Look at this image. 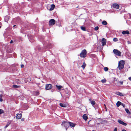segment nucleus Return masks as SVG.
Segmentation results:
<instances>
[{
	"label": "nucleus",
	"instance_id": "20e7f679",
	"mask_svg": "<svg viewBox=\"0 0 131 131\" xmlns=\"http://www.w3.org/2000/svg\"><path fill=\"white\" fill-rule=\"evenodd\" d=\"M61 125L63 126L65 128L66 130H67V129L69 127V122H63L61 124Z\"/></svg>",
	"mask_w": 131,
	"mask_h": 131
},
{
	"label": "nucleus",
	"instance_id": "0eeeda50",
	"mask_svg": "<svg viewBox=\"0 0 131 131\" xmlns=\"http://www.w3.org/2000/svg\"><path fill=\"white\" fill-rule=\"evenodd\" d=\"M56 23V21L53 19H50L49 21V25H54Z\"/></svg>",
	"mask_w": 131,
	"mask_h": 131
},
{
	"label": "nucleus",
	"instance_id": "e433bc0d",
	"mask_svg": "<svg viewBox=\"0 0 131 131\" xmlns=\"http://www.w3.org/2000/svg\"><path fill=\"white\" fill-rule=\"evenodd\" d=\"M9 124H10L9 123H7V124L5 126V128H7L9 126Z\"/></svg>",
	"mask_w": 131,
	"mask_h": 131
},
{
	"label": "nucleus",
	"instance_id": "09e8293b",
	"mask_svg": "<svg viewBox=\"0 0 131 131\" xmlns=\"http://www.w3.org/2000/svg\"><path fill=\"white\" fill-rule=\"evenodd\" d=\"M42 30H43V31H45V30H44V26L43 27ZM45 31L46 30H45Z\"/></svg>",
	"mask_w": 131,
	"mask_h": 131
},
{
	"label": "nucleus",
	"instance_id": "ea45409f",
	"mask_svg": "<svg viewBox=\"0 0 131 131\" xmlns=\"http://www.w3.org/2000/svg\"><path fill=\"white\" fill-rule=\"evenodd\" d=\"M129 21H130V20H126V22H127V24H131V23H129Z\"/></svg>",
	"mask_w": 131,
	"mask_h": 131
},
{
	"label": "nucleus",
	"instance_id": "f03ea898",
	"mask_svg": "<svg viewBox=\"0 0 131 131\" xmlns=\"http://www.w3.org/2000/svg\"><path fill=\"white\" fill-rule=\"evenodd\" d=\"M87 51L86 50L84 49L82 50L80 54V56L82 58H85L86 56Z\"/></svg>",
	"mask_w": 131,
	"mask_h": 131
},
{
	"label": "nucleus",
	"instance_id": "a18cd8bd",
	"mask_svg": "<svg viewBox=\"0 0 131 131\" xmlns=\"http://www.w3.org/2000/svg\"><path fill=\"white\" fill-rule=\"evenodd\" d=\"M87 21H88V22L90 24V22H91V21L90 20H88Z\"/></svg>",
	"mask_w": 131,
	"mask_h": 131
},
{
	"label": "nucleus",
	"instance_id": "cd10ccee",
	"mask_svg": "<svg viewBox=\"0 0 131 131\" xmlns=\"http://www.w3.org/2000/svg\"><path fill=\"white\" fill-rule=\"evenodd\" d=\"M116 93V94L120 96H123L122 93L119 92H117Z\"/></svg>",
	"mask_w": 131,
	"mask_h": 131
},
{
	"label": "nucleus",
	"instance_id": "de8ad7c7",
	"mask_svg": "<svg viewBox=\"0 0 131 131\" xmlns=\"http://www.w3.org/2000/svg\"><path fill=\"white\" fill-rule=\"evenodd\" d=\"M24 119L23 118L21 119V121H24Z\"/></svg>",
	"mask_w": 131,
	"mask_h": 131
},
{
	"label": "nucleus",
	"instance_id": "9b49d317",
	"mask_svg": "<svg viewBox=\"0 0 131 131\" xmlns=\"http://www.w3.org/2000/svg\"><path fill=\"white\" fill-rule=\"evenodd\" d=\"M120 85L119 83V81H115L114 82V85L115 86H119Z\"/></svg>",
	"mask_w": 131,
	"mask_h": 131
},
{
	"label": "nucleus",
	"instance_id": "2eb2a0df",
	"mask_svg": "<svg viewBox=\"0 0 131 131\" xmlns=\"http://www.w3.org/2000/svg\"><path fill=\"white\" fill-rule=\"evenodd\" d=\"M122 33L123 35H125L126 34L128 35L129 34V32L128 30L123 31Z\"/></svg>",
	"mask_w": 131,
	"mask_h": 131
},
{
	"label": "nucleus",
	"instance_id": "4468645a",
	"mask_svg": "<svg viewBox=\"0 0 131 131\" xmlns=\"http://www.w3.org/2000/svg\"><path fill=\"white\" fill-rule=\"evenodd\" d=\"M128 18V19H131V14H128L126 15L125 16V18Z\"/></svg>",
	"mask_w": 131,
	"mask_h": 131
},
{
	"label": "nucleus",
	"instance_id": "f704fd0d",
	"mask_svg": "<svg viewBox=\"0 0 131 131\" xmlns=\"http://www.w3.org/2000/svg\"><path fill=\"white\" fill-rule=\"evenodd\" d=\"M35 93L36 95H38L39 94V93L38 91H36L35 92Z\"/></svg>",
	"mask_w": 131,
	"mask_h": 131
},
{
	"label": "nucleus",
	"instance_id": "79ce46f5",
	"mask_svg": "<svg viewBox=\"0 0 131 131\" xmlns=\"http://www.w3.org/2000/svg\"><path fill=\"white\" fill-rule=\"evenodd\" d=\"M119 84L120 83L121 85H122L123 84V82H121V81H119Z\"/></svg>",
	"mask_w": 131,
	"mask_h": 131
},
{
	"label": "nucleus",
	"instance_id": "c85d7f7f",
	"mask_svg": "<svg viewBox=\"0 0 131 131\" xmlns=\"http://www.w3.org/2000/svg\"><path fill=\"white\" fill-rule=\"evenodd\" d=\"M102 25H107V23L106 21L104 20L102 22Z\"/></svg>",
	"mask_w": 131,
	"mask_h": 131
},
{
	"label": "nucleus",
	"instance_id": "5fc2aeb1",
	"mask_svg": "<svg viewBox=\"0 0 131 131\" xmlns=\"http://www.w3.org/2000/svg\"><path fill=\"white\" fill-rule=\"evenodd\" d=\"M105 108V109H106V110H106V111H107V110L106 108Z\"/></svg>",
	"mask_w": 131,
	"mask_h": 131
},
{
	"label": "nucleus",
	"instance_id": "c756f323",
	"mask_svg": "<svg viewBox=\"0 0 131 131\" xmlns=\"http://www.w3.org/2000/svg\"><path fill=\"white\" fill-rule=\"evenodd\" d=\"M13 87L14 88H19L20 86L14 85H13Z\"/></svg>",
	"mask_w": 131,
	"mask_h": 131
},
{
	"label": "nucleus",
	"instance_id": "f8f14e48",
	"mask_svg": "<svg viewBox=\"0 0 131 131\" xmlns=\"http://www.w3.org/2000/svg\"><path fill=\"white\" fill-rule=\"evenodd\" d=\"M106 40L104 38H103L102 40V45L104 46L106 44Z\"/></svg>",
	"mask_w": 131,
	"mask_h": 131
},
{
	"label": "nucleus",
	"instance_id": "603ef678",
	"mask_svg": "<svg viewBox=\"0 0 131 131\" xmlns=\"http://www.w3.org/2000/svg\"><path fill=\"white\" fill-rule=\"evenodd\" d=\"M128 44H130V42L129 41H128Z\"/></svg>",
	"mask_w": 131,
	"mask_h": 131
},
{
	"label": "nucleus",
	"instance_id": "2f4dec72",
	"mask_svg": "<svg viewBox=\"0 0 131 131\" xmlns=\"http://www.w3.org/2000/svg\"><path fill=\"white\" fill-rule=\"evenodd\" d=\"M106 81V80L105 79L102 80L101 81V82L102 83H105Z\"/></svg>",
	"mask_w": 131,
	"mask_h": 131
},
{
	"label": "nucleus",
	"instance_id": "bf43d9fd",
	"mask_svg": "<svg viewBox=\"0 0 131 131\" xmlns=\"http://www.w3.org/2000/svg\"><path fill=\"white\" fill-rule=\"evenodd\" d=\"M85 22H86L87 21L86 20H85Z\"/></svg>",
	"mask_w": 131,
	"mask_h": 131
},
{
	"label": "nucleus",
	"instance_id": "aec40b11",
	"mask_svg": "<svg viewBox=\"0 0 131 131\" xmlns=\"http://www.w3.org/2000/svg\"><path fill=\"white\" fill-rule=\"evenodd\" d=\"M83 118L85 121H86L88 118V117L86 114H84L83 116Z\"/></svg>",
	"mask_w": 131,
	"mask_h": 131
},
{
	"label": "nucleus",
	"instance_id": "4be33fe9",
	"mask_svg": "<svg viewBox=\"0 0 131 131\" xmlns=\"http://www.w3.org/2000/svg\"><path fill=\"white\" fill-rule=\"evenodd\" d=\"M37 49H38V51H39L40 52L42 50H43V48H41V47H40L39 46H38L37 48Z\"/></svg>",
	"mask_w": 131,
	"mask_h": 131
},
{
	"label": "nucleus",
	"instance_id": "9d476101",
	"mask_svg": "<svg viewBox=\"0 0 131 131\" xmlns=\"http://www.w3.org/2000/svg\"><path fill=\"white\" fill-rule=\"evenodd\" d=\"M22 117V115L21 114L18 113L17 114V116L16 118L17 119H20Z\"/></svg>",
	"mask_w": 131,
	"mask_h": 131
},
{
	"label": "nucleus",
	"instance_id": "a878e982",
	"mask_svg": "<svg viewBox=\"0 0 131 131\" xmlns=\"http://www.w3.org/2000/svg\"><path fill=\"white\" fill-rule=\"evenodd\" d=\"M125 111L127 113L129 114H130V113L129 112V110L127 108H125Z\"/></svg>",
	"mask_w": 131,
	"mask_h": 131
},
{
	"label": "nucleus",
	"instance_id": "58836bf2",
	"mask_svg": "<svg viewBox=\"0 0 131 131\" xmlns=\"http://www.w3.org/2000/svg\"><path fill=\"white\" fill-rule=\"evenodd\" d=\"M121 105L124 108H125V104L122 103Z\"/></svg>",
	"mask_w": 131,
	"mask_h": 131
},
{
	"label": "nucleus",
	"instance_id": "dca6fc26",
	"mask_svg": "<svg viewBox=\"0 0 131 131\" xmlns=\"http://www.w3.org/2000/svg\"><path fill=\"white\" fill-rule=\"evenodd\" d=\"M69 126L72 127H74L75 125V124L74 123H71L70 122H69Z\"/></svg>",
	"mask_w": 131,
	"mask_h": 131
},
{
	"label": "nucleus",
	"instance_id": "8fccbe9b",
	"mask_svg": "<svg viewBox=\"0 0 131 131\" xmlns=\"http://www.w3.org/2000/svg\"><path fill=\"white\" fill-rule=\"evenodd\" d=\"M16 25H14L13 27L14 28H15V27H16Z\"/></svg>",
	"mask_w": 131,
	"mask_h": 131
},
{
	"label": "nucleus",
	"instance_id": "bb28decb",
	"mask_svg": "<svg viewBox=\"0 0 131 131\" xmlns=\"http://www.w3.org/2000/svg\"><path fill=\"white\" fill-rule=\"evenodd\" d=\"M66 29L67 31H69L71 30L72 29L71 26H70V27H69V26L68 27H67Z\"/></svg>",
	"mask_w": 131,
	"mask_h": 131
},
{
	"label": "nucleus",
	"instance_id": "6e6552de",
	"mask_svg": "<svg viewBox=\"0 0 131 131\" xmlns=\"http://www.w3.org/2000/svg\"><path fill=\"white\" fill-rule=\"evenodd\" d=\"M118 122L120 124H121L122 125H123L125 126H126L127 125V124L124 122L123 121L120 120L119 119L118 120Z\"/></svg>",
	"mask_w": 131,
	"mask_h": 131
},
{
	"label": "nucleus",
	"instance_id": "49530a36",
	"mask_svg": "<svg viewBox=\"0 0 131 131\" xmlns=\"http://www.w3.org/2000/svg\"><path fill=\"white\" fill-rule=\"evenodd\" d=\"M128 79L129 80L131 81V77H130Z\"/></svg>",
	"mask_w": 131,
	"mask_h": 131
},
{
	"label": "nucleus",
	"instance_id": "412c9836",
	"mask_svg": "<svg viewBox=\"0 0 131 131\" xmlns=\"http://www.w3.org/2000/svg\"><path fill=\"white\" fill-rule=\"evenodd\" d=\"M55 7V5L54 4H52L51 5V7L49 9L50 10H52Z\"/></svg>",
	"mask_w": 131,
	"mask_h": 131
},
{
	"label": "nucleus",
	"instance_id": "1a4fd4ad",
	"mask_svg": "<svg viewBox=\"0 0 131 131\" xmlns=\"http://www.w3.org/2000/svg\"><path fill=\"white\" fill-rule=\"evenodd\" d=\"M113 7L115 8L118 9L119 7V5L117 4H114L113 5Z\"/></svg>",
	"mask_w": 131,
	"mask_h": 131
},
{
	"label": "nucleus",
	"instance_id": "f257e3e1",
	"mask_svg": "<svg viewBox=\"0 0 131 131\" xmlns=\"http://www.w3.org/2000/svg\"><path fill=\"white\" fill-rule=\"evenodd\" d=\"M45 38H43L41 39L40 40V41L42 42L43 45L45 46V49H48L51 48L53 46L52 44L50 43L49 41L48 40L45 41Z\"/></svg>",
	"mask_w": 131,
	"mask_h": 131
},
{
	"label": "nucleus",
	"instance_id": "864d4df0",
	"mask_svg": "<svg viewBox=\"0 0 131 131\" xmlns=\"http://www.w3.org/2000/svg\"><path fill=\"white\" fill-rule=\"evenodd\" d=\"M104 106H105V108H106V105H105V104H104Z\"/></svg>",
	"mask_w": 131,
	"mask_h": 131
},
{
	"label": "nucleus",
	"instance_id": "3c124183",
	"mask_svg": "<svg viewBox=\"0 0 131 131\" xmlns=\"http://www.w3.org/2000/svg\"><path fill=\"white\" fill-rule=\"evenodd\" d=\"M13 42V41L12 40H11L10 42V43H12Z\"/></svg>",
	"mask_w": 131,
	"mask_h": 131
},
{
	"label": "nucleus",
	"instance_id": "6ab92c4d",
	"mask_svg": "<svg viewBox=\"0 0 131 131\" xmlns=\"http://www.w3.org/2000/svg\"><path fill=\"white\" fill-rule=\"evenodd\" d=\"M9 17L8 16H6L4 18V21L7 22L9 19Z\"/></svg>",
	"mask_w": 131,
	"mask_h": 131
},
{
	"label": "nucleus",
	"instance_id": "393cba45",
	"mask_svg": "<svg viewBox=\"0 0 131 131\" xmlns=\"http://www.w3.org/2000/svg\"><path fill=\"white\" fill-rule=\"evenodd\" d=\"M86 65V64H85V63L84 62L83 63V64L81 66V67L82 68H83V69H84L85 68V67Z\"/></svg>",
	"mask_w": 131,
	"mask_h": 131
},
{
	"label": "nucleus",
	"instance_id": "423d86ee",
	"mask_svg": "<svg viewBox=\"0 0 131 131\" xmlns=\"http://www.w3.org/2000/svg\"><path fill=\"white\" fill-rule=\"evenodd\" d=\"M52 85L50 84H48L46 85L45 89L46 90H50L52 88Z\"/></svg>",
	"mask_w": 131,
	"mask_h": 131
},
{
	"label": "nucleus",
	"instance_id": "ddd939ff",
	"mask_svg": "<svg viewBox=\"0 0 131 131\" xmlns=\"http://www.w3.org/2000/svg\"><path fill=\"white\" fill-rule=\"evenodd\" d=\"M89 101L90 102V103L93 106H94V105L96 103L94 101H92L91 100V99H89Z\"/></svg>",
	"mask_w": 131,
	"mask_h": 131
},
{
	"label": "nucleus",
	"instance_id": "4c0bfd02",
	"mask_svg": "<svg viewBox=\"0 0 131 131\" xmlns=\"http://www.w3.org/2000/svg\"><path fill=\"white\" fill-rule=\"evenodd\" d=\"M99 27L98 26L94 28V30H98Z\"/></svg>",
	"mask_w": 131,
	"mask_h": 131
},
{
	"label": "nucleus",
	"instance_id": "5701e85b",
	"mask_svg": "<svg viewBox=\"0 0 131 131\" xmlns=\"http://www.w3.org/2000/svg\"><path fill=\"white\" fill-rule=\"evenodd\" d=\"M122 103L119 101H118L116 104V106L117 107H118L120 105H121Z\"/></svg>",
	"mask_w": 131,
	"mask_h": 131
},
{
	"label": "nucleus",
	"instance_id": "c9c22d12",
	"mask_svg": "<svg viewBox=\"0 0 131 131\" xmlns=\"http://www.w3.org/2000/svg\"><path fill=\"white\" fill-rule=\"evenodd\" d=\"M4 113V111L2 109H0V114Z\"/></svg>",
	"mask_w": 131,
	"mask_h": 131
},
{
	"label": "nucleus",
	"instance_id": "6e6d98bb",
	"mask_svg": "<svg viewBox=\"0 0 131 131\" xmlns=\"http://www.w3.org/2000/svg\"><path fill=\"white\" fill-rule=\"evenodd\" d=\"M1 26H0V29L1 28Z\"/></svg>",
	"mask_w": 131,
	"mask_h": 131
},
{
	"label": "nucleus",
	"instance_id": "72a5a7b5",
	"mask_svg": "<svg viewBox=\"0 0 131 131\" xmlns=\"http://www.w3.org/2000/svg\"><path fill=\"white\" fill-rule=\"evenodd\" d=\"M104 69L105 71H107L108 70V68L107 67H105L104 68Z\"/></svg>",
	"mask_w": 131,
	"mask_h": 131
},
{
	"label": "nucleus",
	"instance_id": "13d9d810",
	"mask_svg": "<svg viewBox=\"0 0 131 131\" xmlns=\"http://www.w3.org/2000/svg\"><path fill=\"white\" fill-rule=\"evenodd\" d=\"M92 131H95V130H93Z\"/></svg>",
	"mask_w": 131,
	"mask_h": 131
},
{
	"label": "nucleus",
	"instance_id": "052dcab7",
	"mask_svg": "<svg viewBox=\"0 0 131 131\" xmlns=\"http://www.w3.org/2000/svg\"><path fill=\"white\" fill-rule=\"evenodd\" d=\"M86 24H88V23H86Z\"/></svg>",
	"mask_w": 131,
	"mask_h": 131
},
{
	"label": "nucleus",
	"instance_id": "7c9ffc66",
	"mask_svg": "<svg viewBox=\"0 0 131 131\" xmlns=\"http://www.w3.org/2000/svg\"><path fill=\"white\" fill-rule=\"evenodd\" d=\"M2 96L3 95L2 94H1L0 95V101L1 102H2L3 101V100L2 98Z\"/></svg>",
	"mask_w": 131,
	"mask_h": 131
},
{
	"label": "nucleus",
	"instance_id": "473e14b6",
	"mask_svg": "<svg viewBox=\"0 0 131 131\" xmlns=\"http://www.w3.org/2000/svg\"><path fill=\"white\" fill-rule=\"evenodd\" d=\"M118 40V39L116 38H115L113 39V41L114 42H116Z\"/></svg>",
	"mask_w": 131,
	"mask_h": 131
},
{
	"label": "nucleus",
	"instance_id": "a211bd4d",
	"mask_svg": "<svg viewBox=\"0 0 131 131\" xmlns=\"http://www.w3.org/2000/svg\"><path fill=\"white\" fill-rule=\"evenodd\" d=\"M60 106L63 107H66L67 106V105L66 104H62L60 103L59 104Z\"/></svg>",
	"mask_w": 131,
	"mask_h": 131
},
{
	"label": "nucleus",
	"instance_id": "f3484780",
	"mask_svg": "<svg viewBox=\"0 0 131 131\" xmlns=\"http://www.w3.org/2000/svg\"><path fill=\"white\" fill-rule=\"evenodd\" d=\"M56 88L59 90H61L62 88L63 87L61 85H56Z\"/></svg>",
	"mask_w": 131,
	"mask_h": 131
},
{
	"label": "nucleus",
	"instance_id": "a19ab883",
	"mask_svg": "<svg viewBox=\"0 0 131 131\" xmlns=\"http://www.w3.org/2000/svg\"><path fill=\"white\" fill-rule=\"evenodd\" d=\"M67 94H68V96L69 97V96H70V94L69 93H66V95H67Z\"/></svg>",
	"mask_w": 131,
	"mask_h": 131
},
{
	"label": "nucleus",
	"instance_id": "37998d69",
	"mask_svg": "<svg viewBox=\"0 0 131 131\" xmlns=\"http://www.w3.org/2000/svg\"><path fill=\"white\" fill-rule=\"evenodd\" d=\"M117 129L116 128H115L113 131H117Z\"/></svg>",
	"mask_w": 131,
	"mask_h": 131
},
{
	"label": "nucleus",
	"instance_id": "b1692460",
	"mask_svg": "<svg viewBox=\"0 0 131 131\" xmlns=\"http://www.w3.org/2000/svg\"><path fill=\"white\" fill-rule=\"evenodd\" d=\"M81 29L83 31H86V28L85 27L83 26H82L80 27Z\"/></svg>",
	"mask_w": 131,
	"mask_h": 131
},
{
	"label": "nucleus",
	"instance_id": "c03bdc74",
	"mask_svg": "<svg viewBox=\"0 0 131 131\" xmlns=\"http://www.w3.org/2000/svg\"><path fill=\"white\" fill-rule=\"evenodd\" d=\"M24 67V65L23 64H21V68H23Z\"/></svg>",
	"mask_w": 131,
	"mask_h": 131
},
{
	"label": "nucleus",
	"instance_id": "39448f33",
	"mask_svg": "<svg viewBox=\"0 0 131 131\" xmlns=\"http://www.w3.org/2000/svg\"><path fill=\"white\" fill-rule=\"evenodd\" d=\"M113 52L114 54L119 56H121V52L117 49H114L113 50Z\"/></svg>",
	"mask_w": 131,
	"mask_h": 131
},
{
	"label": "nucleus",
	"instance_id": "7ed1b4c3",
	"mask_svg": "<svg viewBox=\"0 0 131 131\" xmlns=\"http://www.w3.org/2000/svg\"><path fill=\"white\" fill-rule=\"evenodd\" d=\"M124 63L123 61H121L118 63V67L119 70L123 69L124 67Z\"/></svg>",
	"mask_w": 131,
	"mask_h": 131
},
{
	"label": "nucleus",
	"instance_id": "4d7b16f0",
	"mask_svg": "<svg viewBox=\"0 0 131 131\" xmlns=\"http://www.w3.org/2000/svg\"><path fill=\"white\" fill-rule=\"evenodd\" d=\"M51 91L52 92H53V91L52 90Z\"/></svg>",
	"mask_w": 131,
	"mask_h": 131
}]
</instances>
